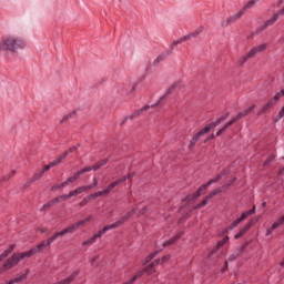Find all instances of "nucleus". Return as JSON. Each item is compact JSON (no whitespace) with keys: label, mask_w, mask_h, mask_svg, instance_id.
Here are the masks:
<instances>
[{"label":"nucleus","mask_w":284,"mask_h":284,"mask_svg":"<svg viewBox=\"0 0 284 284\" xmlns=\"http://www.w3.org/2000/svg\"><path fill=\"white\" fill-rule=\"evenodd\" d=\"M227 116H230V112L221 115L214 122L209 123L206 126H204V129L195 133L190 141L189 150H192L196 145V143H199L201 136H204V134H207L212 129L219 128V125L222 124L223 121L227 119Z\"/></svg>","instance_id":"1"},{"label":"nucleus","mask_w":284,"mask_h":284,"mask_svg":"<svg viewBox=\"0 0 284 284\" xmlns=\"http://www.w3.org/2000/svg\"><path fill=\"white\" fill-rule=\"evenodd\" d=\"M202 32H203V27H200L194 32L187 36H184L180 40H175L169 50L158 55L155 61L159 63V61H163V59H168V57H170V54L174 52V48H176V45H180V43H183V41H190V39H195V37H199Z\"/></svg>","instance_id":"2"},{"label":"nucleus","mask_w":284,"mask_h":284,"mask_svg":"<svg viewBox=\"0 0 284 284\" xmlns=\"http://www.w3.org/2000/svg\"><path fill=\"white\" fill-rule=\"evenodd\" d=\"M59 237L57 236V234H54L51 237L47 239L45 241H42L40 244L32 247L31 250L19 253L21 261H23V258H31V256H34V254H40V252H43L45 247H50V245H52V242L57 241Z\"/></svg>","instance_id":"3"},{"label":"nucleus","mask_w":284,"mask_h":284,"mask_svg":"<svg viewBox=\"0 0 284 284\" xmlns=\"http://www.w3.org/2000/svg\"><path fill=\"white\" fill-rule=\"evenodd\" d=\"M26 48V41L19 38H7L0 42V50H8L14 52Z\"/></svg>","instance_id":"4"},{"label":"nucleus","mask_w":284,"mask_h":284,"mask_svg":"<svg viewBox=\"0 0 284 284\" xmlns=\"http://www.w3.org/2000/svg\"><path fill=\"white\" fill-rule=\"evenodd\" d=\"M172 90H174V87H171L163 97H161L156 103L154 104H146L144 106H142L141 109L136 110L135 112H133L132 114H130L129 116H126L123 121L122 124L125 123V121H128V119H130L132 121V119H136V116H141V114H143V112H148V110L152 109V108H156L159 105V103H161V101L163 99H165V97H168L169 94H172Z\"/></svg>","instance_id":"5"},{"label":"nucleus","mask_w":284,"mask_h":284,"mask_svg":"<svg viewBox=\"0 0 284 284\" xmlns=\"http://www.w3.org/2000/svg\"><path fill=\"white\" fill-rule=\"evenodd\" d=\"M89 221H92V215H90L89 217H87L84 220L78 221L74 224H72L71 226H68L67 229L55 233V236L59 239V236H65V234H72L75 230H78L82 225H85V223H89Z\"/></svg>","instance_id":"6"},{"label":"nucleus","mask_w":284,"mask_h":284,"mask_svg":"<svg viewBox=\"0 0 284 284\" xmlns=\"http://www.w3.org/2000/svg\"><path fill=\"white\" fill-rule=\"evenodd\" d=\"M21 261V255L19 253H13L12 256H10L2 265L1 271L8 272V270H12L16 265H19V262Z\"/></svg>","instance_id":"7"},{"label":"nucleus","mask_w":284,"mask_h":284,"mask_svg":"<svg viewBox=\"0 0 284 284\" xmlns=\"http://www.w3.org/2000/svg\"><path fill=\"white\" fill-rule=\"evenodd\" d=\"M284 14V7L275 12L273 14V17L268 20H266L260 28H257V32H263L264 30H267V28H270V26H274V23H276V21H278V17Z\"/></svg>","instance_id":"8"},{"label":"nucleus","mask_w":284,"mask_h":284,"mask_svg":"<svg viewBox=\"0 0 284 284\" xmlns=\"http://www.w3.org/2000/svg\"><path fill=\"white\" fill-rule=\"evenodd\" d=\"M267 50V44H261L258 47H254L246 55H244L241 60V64L243 65L244 63H247L248 59H252L253 57H256L258 52H265Z\"/></svg>","instance_id":"9"},{"label":"nucleus","mask_w":284,"mask_h":284,"mask_svg":"<svg viewBox=\"0 0 284 284\" xmlns=\"http://www.w3.org/2000/svg\"><path fill=\"white\" fill-rule=\"evenodd\" d=\"M161 264V260H154L153 262L150 263V265H148L145 268H143L142 271H140L138 273L139 278H141V276H143V274H154L156 273V270H154V267H156V265Z\"/></svg>","instance_id":"10"},{"label":"nucleus","mask_w":284,"mask_h":284,"mask_svg":"<svg viewBox=\"0 0 284 284\" xmlns=\"http://www.w3.org/2000/svg\"><path fill=\"white\" fill-rule=\"evenodd\" d=\"M244 14H245V9H241L236 13L230 16L226 19V21H223L222 22V28H225V26H227L229 23H234V21H239V19H241V17H243Z\"/></svg>","instance_id":"11"},{"label":"nucleus","mask_w":284,"mask_h":284,"mask_svg":"<svg viewBox=\"0 0 284 284\" xmlns=\"http://www.w3.org/2000/svg\"><path fill=\"white\" fill-rule=\"evenodd\" d=\"M133 214H134V211L128 212L124 216L120 217L113 224H109V227L111 230H116V227L123 225V223H125V221H128V219H130V216H132Z\"/></svg>","instance_id":"12"},{"label":"nucleus","mask_w":284,"mask_h":284,"mask_svg":"<svg viewBox=\"0 0 284 284\" xmlns=\"http://www.w3.org/2000/svg\"><path fill=\"white\" fill-rule=\"evenodd\" d=\"M254 225V221H250L248 223H246L240 231L239 233H236L234 235L235 241H239V239H242V236H245V234H247V232H250V230L252 229V226Z\"/></svg>","instance_id":"13"},{"label":"nucleus","mask_w":284,"mask_h":284,"mask_svg":"<svg viewBox=\"0 0 284 284\" xmlns=\"http://www.w3.org/2000/svg\"><path fill=\"white\" fill-rule=\"evenodd\" d=\"M78 146H72L69 150L64 151L62 154H60L58 158H55V161L60 165V163H63L64 159H68V155L72 154V152H77Z\"/></svg>","instance_id":"14"},{"label":"nucleus","mask_w":284,"mask_h":284,"mask_svg":"<svg viewBox=\"0 0 284 284\" xmlns=\"http://www.w3.org/2000/svg\"><path fill=\"white\" fill-rule=\"evenodd\" d=\"M185 234V232H179L175 236L171 237L168 241L163 242V247H170V245H174V243H176V241H179V239H181V236H183Z\"/></svg>","instance_id":"15"},{"label":"nucleus","mask_w":284,"mask_h":284,"mask_svg":"<svg viewBox=\"0 0 284 284\" xmlns=\"http://www.w3.org/2000/svg\"><path fill=\"white\" fill-rule=\"evenodd\" d=\"M284 223V215L278 220L276 221L275 223H273L271 225V227H268L266 230V236H270V234H272V232H274V230H277V227H281V225H283Z\"/></svg>","instance_id":"16"},{"label":"nucleus","mask_w":284,"mask_h":284,"mask_svg":"<svg viewBox=\"0 0 284 284\" xmlns=\"http://www.w3.org/2000/svg\"><path fill=\"white\" fill-rule=\"evenodd\" d=\"M14 247H17V245L11 244L8 248H6L1 254H0V263H2V261L4 258H8V256H10V254H12V252H14Z\"/></svg>","instance_id":"17"},{"label":"nucleus","mask_w":284,"mask_h":284,"mask_svg":"<svg viewBox=\"0 0 284 284\" xmlns=\"http://www.w3.org/2000/svg\"><path fill=\"white\" fill-rule=\"evenodd\" d=\"M256 110V104H253L251 105L248 109L242 111V112H239L236 115H235V119H237V121L240 119H243V116H247V114H251L252 111Z\"/></svg>","instance_id":"18"},{"label":"nucleus","mask_w":284,"mask_h":284,"mask_svg":"<svg viewBox=\"0 0 284 284\" xmlns=\"http://www.w3.org/2000/svg\"><path fill=\"white\" fill-rule=\"evenodd\" d=\"M274 105V100H268L267 103L264 104L262 109L258 111L257 116H263V114H265V112H267V110H270V108Z\"/></svg>","instance_id":"19"},{"label":"nucleus","mask_w":284,"mask_h":284,"mask_svg":"<svg viewBox=\"0 0 284 284\" xmlns=\"http://www.w3.org/2000/svg\"><path fill=\"white\" fill-rule=\"evenodd\" d=\"M159 254H161V250H156L154 252H152L151 254H149L143 262V265H148V263H151V261H154V258H156V256H159Z\"/></svg>","instance_id":"20"},{"label":"nucleus","mask_w":284,"mask_h":284,"mask_svg":"<svg viewBox=\"0 0 284 284\" xmlns=\"http://www.w3.org/2000/svg\"><path fill=\"white\" fill-rule=\"evenodd\" d=\"M255 212H256V206H253L251 210L242 213L241 216L237 217L240 220V223H243V221H245L247 216H252V214H255Z\"/></svg>","instance_id":"21"},{"label":"nucleus","mask_w":284,"mask_h":284,"mask_svg":"<svg viewBox=\"0 0 284 284\" xmlns=\"http://www.w3.org/2000/svg\"><path fill=\"white\" fill-rule=\"evenodd\" d=\"M43 171H40L38 173H36L32 179L24 185V187H30V185H32V183H34L36 181H39V179H41L43 176Z\"/></svg>","instance_id":"22"},{"label":"nucleus","mask_w":284,"mask_h":284,"mask_svg":"<svg viewBox=\"0 0 284 284\" xmlns=\"http://www.w3.org/2000/svg\"><path fill=\"white\" fill-rule=\"evenodd\" d=\"M223 192V187H217L213 191H211L206 196L205 199L209 200V201H212V199H214V196H216L217 194H222Z\"/></svg>","instance_id":"23"},{"label":"nucleus","mask_w":284,"mask_h":284,"mask_svg":"<svg viewBox=\"0 0 284 284\" xmlns=\"http://www.w3.org/2000/svg\"><path fill=\"white\" fill-rule=\"evenodd\" d=\"M207 187H210L209 183L206 182L205 184H202L195 192V196H197V199L200 196H203V194H205V191L207 190Z\"/></svg>","instance_id":"24"},{"label":"nucleus","mask_w":284,"mask_h":284,"mask_svg":"<svg viewBox=\"0 0 284 284\" xmlns=\"http://www.w3.org/2000/svg\"><path fill=\"white\" fill-rule=\"evenodd\" d=\"M110 230H112V229H110V226L108 224V225L103 226L102 230L94 233L93 235H95V239H101L106 232H110Z\"/></svg>","instance_id":"25"},{"label":"nucleus","mask_w":284,"mask_h":284,"mask_svg":"<svg viewBox=\"0 0 284 284\" xmlns=\"http://www.w3.org/2000/svg\"><path fill=\"white\" fill-rule=\"evenodd\" d=\"M103 165H108V159H103V160L99 161L98 163H95L94 165H92L93 172H98V170H101V168H103Z\"/></svg>","instance_id":"26"},{"label":"nucleus","mask_w":284,"mask_h":284,"mask_svg":"<svg viewBox=\"0 0 284 284\" xmlns=\"http://www.w3.org/2000/svg\"><path fill=\"white\" fill-rule=\"evenodd\" d=\"M83 192H88L85 189V185L80 186V187L75 189L74 191H71L69 193V196H71V199H72V196H77V194H83Z\"/></svg>","instance_id":"27"},{"label":"nucleus","mask_w":284,"mask_h":284,"mask_svg":"<svg viewBox=\"0 0 284 284\" xmlns=\"http://www.w3.org/2000/svg\"><path fill=\"white\" fill-rule=\"evenodd\" d=\"M224 176H225V172L220 173V174H217L215 178L209 180L207 183H209L210 186H211V185H214V183H219V181H221V179H223Z\"/></svg>","instance_id":"28"},{"label":"nucleus","mask_w":284,"mask_h":284,"mask_svg":"<svg viewBox=\"0 0 284 284\" xmlns=\"http://www.w3.org/2000/svg\"><path fill=\"white\" fill-rule=\"evenodd\" d=\"M282 97H284L283 89L280 92H276L273 99H270V100L273 101V103L276 105V101H281Z\"/></svg>","instance_id":"29"},{"label":"nucleus","mask_w":284,"mask_h":284,"mask_svg":"<svg viewBox=\"0 0 284 284\" xmlns=\"http://www.w3.org/2000/svg\"><path fill=\"white\" fill-rule=\"evenodd\" d=\"M240 256H241V251H236V252L230 254L226 262L232 263V262L236 261V258H239Z\"/></svg>","instance_id":"30"},{"label":"nucleus","mask_w":284,"mask_h":284,"mask_svg":"<svg viewBox=\"0 0 284 284\" xmlns=\"http://www.w3.org/2000/svg\"><path fill=\"white\" fill-rule=\"evenodd\" d=\"M28 272H29V271H26V273H23L22 275L12 278L13 284H14V283H21V281H26V278H28Z\"/></svg>","instance_id":"31"},{"label":"nucleus","mask_w":284,"mask_h":284,"mask_svg":"<svg viewBox=\"0 0 284 284\" xmlns=\"http://www.w3.org/2000/svg\"><path fill=\"white\" fill-rule=\"evenodd\" d=\"M227 241H230V236L225 235L221 241L217 242L216 250H221V247H223Z\"/></svg>","instance_id":"32"},{"label":"nucleus","mask_w":284,"mask_h":284,"mask_svg":"<svg viewBox=\"0 0 284 284\" xmlns=\"http://www.w3.org/2000/svg\"><path fill=\"white\" fill-rule=\"evenodd\" d=\"M54 200H51L40 209V212H45L47 210H50V207H54Z\"/></svg>","instance_id":"33"},{"label":"nucleus","mask_w":284,"mask_h":284,"mask_svg":"<svg viewBox=\"0 0 284 284\" xmlns=\"http://www.w3.org/2000/svg\"><path fill=\"white\" fill-rule=\"evenodd\" d=\"M97 185H99V180L97 178H94L92 184L84 185V187H85L87 192H90V190H94V187H97Z\"/></svg>","instance_id":"34"},{"label":"nucleus","mask_w":284,"mask_h":284,"mask_svg":"<svg viewBox=\"0 0 284 284\" xmlns=\"http://www.w3.org/2000/svg\"><path fill=\"white\" fill-rule=\"evenodd\" d=\"M196 199H199V195H196V193H191L186 195L183 201H187V203H192V201H196Z\"/></svg>","instance_id":"35"},{"label":"nucleus","mask_w":284,"mask_h":284,"mask_svg":"<svg viewBox=\"0 0 284 284\" xmlns=\"http://www.w3.org/2000/svg\"><path fill=\"white\" fill-rule=\"evenodd\" d=\"M256 1H258V0H250V1L244 6V8H242V10H244V12H245L246 10H250V8H252V6H256Z\"/></svg>","instance_id":"36"},{"label":"nucleus","mask_w":284,"mask_h":284,"mask_svg":"<svg viewBox=\"0 0 284 284\" xmlns=\"http://www.w3.org/2000/svg\"><path fill=\"white\" fill-rule=\"evenodd\" d=\"M239 119L236 116H233L229 122H226L223 126L227 130V128H231V125H234Z\"/></svg>","instance_id":"37"},{"label":"nucleus","mask_w":284,"mask_h":284,"mask_svg":"<svg viewBox=\"0 0 284 284\" xmlns=\"http://www.w3.org/2000/svg\"><path fill=\"white\" fill-rule=\"evenodd\" d=\"M128 178L129 176L123 175V176L119 178L116 181H114L113 184L116 187V185H121V183H125V181H128Z\"/></svg>","instance_id":"38"},{"label":"nucleus","mask_w":284,"mask_h":284,"mask_svg":"<svg viewBox=\"0 0 284 284\" xmlns=\"http://www.w3.org/2000/svg\"><path fill=\"white\" fill-rule=\"evenodd\" d=\"M90 201H92L90 199V195H87L80 203H79V206L80 207H85V205H88V203H90Z\"/></svg>","instance_id":"39"},{"label":"nucleus","mask_w":284,"mask_h":284,"mask_svg":"<svg viewBox=\"0 0 284 284\" xmlns=\"http://www.w3.org/2000/svg\"><path fill=\"white\" fill-rule=\"evenodd\" d=\"M207 203H210V201L206 197H204V200L200 204L194 206V210H201V207H205Z\"/></svg>","instance_id":"40"},{"label":"nucleus","mask_w":284,"mask_h":284,"mask_svg":"<svg viewBox=\"0 0 284 284\" xmlns=\"http://www.w3.org/2000/svg\"><path fill=\"white\" fill-rule=\"evenodd\" d=\"M274 159H276V155L274 154L268 155L266 161L264 162V168H267V165H270V163H272Z\"/></svg>","instance_id":"41"},{"label":"nucleus","mask_w":284,"mask_h":284,"mask_svg":"<svg viewBox=\"0 0 284 284\" xmlns=\"http://www.w3.org/2000/svg\"><path fill=\"white\" fill-rule=\"evenodd\" d=\"M239 225H241V222L239 219L234 220L231 225L229 226V230H236V227H239Z\"/></svg>","instance_id":"42"},{"label":"nucleus","mask_w":284,"mask_h":284,"mask_svg":"<svg viewBox=\"0 0 284 284\" xmlns=\"http://www.w3.org/2000/svg\"><path fill=\"white\" fill-rule=\"evenodd\" d=\"M284 116V105L282 106V109L278 111V114L275 118V123H278V121H281V119H283Z\"/></svg>","instance_id":"43"},{"label":"nucleus","mask_w":284,"mask_h":284,"mask_svg":"<svg viewBox=\"0 0 284 284\" xmlns=\"http://www.w3.org/2000/svg\"><path fill=\"white\" fill-rule=\"evenodd\" d=\"M114 187H116V186L113 184V182H111V183L106 186V189H104V193H105V194H110V192H112V190H114Z\"/></svg>","instance_id":"44"},{"label":"nucleus","mask_w":284,"mask_h":284,"mask_svg":"<svg viewBox=\"0 0 284 284\" xmlns=\"http://www.w3.org/2000/svg\"><path fill=\"white\" fill-rule=\"evenodd\" d=\"M70 183H74V180L71 178H68L65 182L61 183V187H68V185H70Z\"/></svg>","instance_id":"45"},{"label":"nucleus","mask_w":284,"mask_h":284,"mask_svg":"<svg viewBox=\"0 0 284 284\" xmlns=\"http://www.w3.org/2000/svg\"><path fill=\"white\" fill-rule=\"evenodd\" d=\"M81 174H83V173L81 172V170L78 171V172H75V173L73 174V176H71V179L73 180V182L79 181V178L81 176Z\"/></svg>","instance_id":"46"},{"label":"nucleus","mask_w":284,"mask_h":284,"mask_svg":"<svg viewBox=\"0 0 284 284\" xmlns=\"http://www.w3.org/2000/svg\"><path fill=\"white\" fill-rule=\"evenodd\" d=\"M92 170H94L93 166H85V168L81 169L80 172L82 174H85L87 172H92Z\"/></svg>","instance_id":"47"},{"label":"nucleus","mask_w":284,"mask_h":284,"mask_svg":"<svg viewBox=\"0 0 284 284\" xmlns=\"http://www.w3.org/2000/svg\"><path fill=\"white\" fill-rule=\"evenodd\" d=\"M74 112L69 113L68 115H64L61 120V123H64V121H68V119H72L74 116Z\"/></svg>","instance_id":"48"},{"label":"nucleus","mask_w":284,"mask_h":284,"mask_svg":"<svg viewBox=\"0 0 284 284\" xmlns=\"http://www.w3.org/2000/svg\"><path fill=\"white\" fill-rule=\"evenodd\" d=\"M14 174H17V171H12L11 174L4 175L2 181H10V176H14Z\"/></svg>","instance_id":"49"},{"label":"nucleus","mask_w":284,"mask_h":284,"mask_svg":"<svg viewBox=\"0 0 284 284\" xmlns=\"http://www.w3.org/2000/svg\"><path fill=\"white\" fill-rule=\"evenodd\" d=\"M166 261H170V255H164L160 260V265H163V263H166Z\"/></svg>","instance_id":"50"},{"label":"nucleus","mask_w":284,"mask_h":284,"mask_svg":"<svg viewBox=\"0 0 284 284\" xmlns=\"http://www.w3.org/2000/svg\"><path fill=\"white\" fill-rule=\"evenodd\" d=\"M225 130H227L225 126H222L220 130L216 131L215 136H221V134H223V132H225Z\"/></svg>","instance_id":"51"},{"label":"nucleus","mask_w":284,"mask_h":284,"mask_svg":"<svg viewBox=\"0 0 284 284\" xmlns=\"http://www.w3.org/2000/svg\"><path fill=\"white\" fill-rule=\"evenodd\" d=\"M230 231H231V230H230V226L224 227V229L221 231L220 236H225V234H227Z\"/></svg>","instance_id":"52"},{"label":"nucleus","mask_w":284,"mask_h":284,"mask_svg":"<svg viewBox=\"0 0 284 284\" xmlns=\"http://www.w3.org/2000/svg\"><path fill=\"white\" fill-rule=\"evenodd\" d=\"M229 267H230V263H229V262H224V265H223L221 272H222V273L227 272V268H229Z\"/></svg>","instance_id":"53"},{"label":"nucleus","mask_w":284,"mask_h":284,"mask_svg":"<svg viewBox=\"0 0 284 284\" xmlns=\"http://www.w3.org/2000/svg\"><path fill=\"white\" fill-rule=\"evenodd\" d=\"M48 170H52V165L50 163L44 165V168L41 171L45 174Z\"/></svg>","instance_id":"54"},{"label":"nucleus","mask_w":284,"mask_h":284,"mask_svg":"<svg viewBox=\"0 0 284 284\" xmlns=\"http://www.w3.org/2000/svg\"><path fill=\"white\" fill-rule=\"evenodd\" d=\"M60 199L62 201H69V199H72V196H70V193H69V194L60 195Z\"/></svg>","instance_id":"55"},{"label":"nucleus","mask_w":284,"mask_h":284,"mask_svg":"<svg viewBox=\"0 0 284 284\" xmlns=\"http://www.w3.org/2000/svg\"><path fill=\"white\" fill-rule=\"evenodd\" d=\"M61 187H63L61 184H55L51 187V192H57V190H61Z\"/></svg>","instance_id":"56"},{"label":"nucleus","mask_w":284,"mask_h":284,"mask_svg":"<svg viewBox=\"0 0 284 284\" xmlns=\"http://www.w3.org/2000/svg\"><path fill=\"white\" fill-rule=\"evenodd\" d=\"M99 192H95V193H92V194H90L89 195V197L91 199V201L93 200V199H99Z\"/></svg>","instance_id":"57"},{"label":"nucleus","mask_w":284,"mask_h":284,"mask_svg":"<svg viewBox=\"0 0 284 284\" xmlns=\"http://www.w3.org/2000/svg\"><path fill=\"white\" fill-rule=\"evenodd\" d=\"M134 90H136V83L132 85L131 90L125 89V92L130 94L131 92H134Z\"/></svg>","instance_id":"58"},{"label":"nucleus","mask_w":284,"mask_h":284,"mask_svg":"<svg viewBox=\"0 0 284 284\" xmlns=\"http://www.w3.org/2000/svg\"><path fill=\"white\" fill-rule=\"evenodd\" d=\"M61 201H62V200H61V195H60V196H57L55 199H53L54 205L61 203Z\"/></svg>","instance_id":"59"},{"label":"nucleus","mask_w":284,"mask_h":284,"mask_svg":"<svg viewBox=\"0 0 284 284\" xmlns=\"http://www.w3.org/2000/svg\"><path fill=\"white\" fill-rule=\"evenodd\" d=\"M97 236L95 235H92V237H90L91 240V245H94V243H97Z\"/></svg>","instance_id":"60"},{"label":"nucleus","mask_w":284,"mask_h":284,"mask_svg":"<svg viewBox=\"0 0 284 284\" xmlns=\"http://www.w3.org/2000/svg\"><path fill=\"white\" fill-rule=\"evenodd\" d=\"M51 168H57V165H59V162H57V160H53L52 162H50Z\"/></svg>","instance_id":"61"},{"label":"nucleus","mask_w":284,"mask_h":284,"mask_svg":"<svg viewBox=\"0 0 284 284\" xmlns=\"http://www.w3.org/2000/svg\"><path fill=\"white\" fill-rule=\"evenodd\" d=\"M82 245H92V241L89 239V240H85Z\"/></svg>","instance_id":"62"},{"label":"nucleus","mask_w":284,"mask_h":284,"mask_svg":"<svg viewBox=\"0 0 284 284\" xmlns=\"http://www.w3.org/2000/svg\"><path fill=\"white\" fill-rule=\"evenodd\" d=\"M98 194H99V196H105V191L103 190V191H98Z\"/></svg>","instance_id":"63"},{"label":"nucleus","mask_w":284,"mask_h":284,"mask_svg":"<svg viewBox=\"0 0 284 284\" xmlns=\"http://www.w3.org/2000/svg\"><path fill=\"white\" fill-rule=\"evenodd\" d=\"M124 176H129L128 180H129V179H134V173H128V174L124 175Z\"/></svg>","instance_id":"64"}]
</instances>
